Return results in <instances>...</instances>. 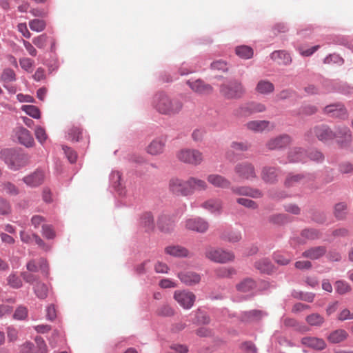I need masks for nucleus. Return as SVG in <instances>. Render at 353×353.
Wrapping results in <instances>:
<instances>
[{
    "label": "nucleus",
    "mask_w": 353,
    "mask_h": 353,
    "mask_svg": "<svg viewBox=\"0 0 353 353\" xmlns=\"http://www.w3.org/2000/svg\"><path fill=\"white\" fill-rule=\"evenodd\" d=\"M154 105L158 112L168 115L179 113L183 108L181 101L171 99L163 93H158L154 96Z\"/></svg>",
    "instance_id": "nucleus-1"
},
{
    "label": "nucleus",
    "mask_w": 353,
    "mask_h": 353,
    "mask_svg": "<svg viewBox=\"0 0 353 353\" xmlns=\"http://www.w3.org/2000/svg\"><path fill=\"white\" fill-rule=\"evenodd\" d=\"M315 138L327 143L335 139V132L327 125H316L305 133V139L307 141H313Z\"/></svg>",
    "instance_id": "nucleus-2"
},
{
    "label": "nucleus",
    "mask_w": 353,
    "mask_h": 353,
    "mask_svg": "<svg viewBox=\"0 0 353 353\" xmlns=\"http://www.w3.org/2000/svg\"><path fill=\"white\" fill-rule=\"evenodd\" d=\"M245 90L242 83L239 81H231L221 85L220 92L226 99H239L245 94Z\"/></svg>",
    "instance_id": "nucleus-3"
},
{
    "label": "nucleus",
    "mask_w": 353,
    "mask_h": 353,
    "mask_svg": "<svg viewBox=\"0 0 353 353\" xmlns=\"http://www.w3.org/2000/svg\"><path fill=\"white\" fill-rule=\"evenodd\" d=\"M205 256L209 260L220 263H225L233 261L234 259V255L232 252L213 247L206 248Z\"/></svg>",
    "instance_id": "nucleus-4"
},
{
    "label": "nucleus",
    "mask_w": 353,
    "mask_h": 353,
    "mask_svg": "<svg viewBox=\"0 0 353 353\" xmlns=\"http://www.w3.org/2000/svg\"><path fill=\"white\" fill-rule=\"evenodd\" d=\"M177 159L185 163L198 165L203 160L202 152L196 149L184 148L176 153Z\"/></svg>",
    "instance_id": "nucleus-5"
},
{
    "label": "nucleus",
    "mask_w": 353,
    "mask_h": 353,
    "mask_svg": "<svg viewBox=\"0 0 353 353\" xmlns=\"http://www.w3.org/2000/svg\"><path fill=\"white\" fill-rule=\"evenodd\" d=\"M168 189L170 192L177 196H186L190 195L188 180L184 181L178 177H172L168 183Z\"/></svg>",
    "instance_id": "nucleus-6"
},
{
    "label": "nucleus",
    "mask_w": 353,
    "mask_h": 353,
    "mask_svg": "<svg viewBox=\"0 0 353 353\" xmlns=\"http://www.w3.org/2000/svg\"><path fill=\"white\" fill-rule=\"evenodd\" d=\"M185 228L198 233H205L209 229V223L201 217H191L184 221Z\"/></svg>",
    "instance_id": "nucleus-7"
},
{
    "label": "nucleus",
    "mask_w": 353,
    "mask_h": 353,
    "mask_svg": "<svg viewBox=\"0 0 353 353\" xmlns=\"http://www.w3.org/2000/svg\"><path fill=\"white\" fill-rule=\"evenodd\" d=\"M173 297L180 306L185 310L190 309L196 301L195 294L187 290H176Z\"/></svg>",
    "instance_id": "nucleus-8"
},
{
    "label": "nucleus",
    "mask_w": 353,
    "mask_h": 353,
    "mask_svg": "<svg viewBox=\"0 0 353 353\" xmlns=\"http://www.w3.org/2000/svg\"><path fill=\"white\" fill-rule=\"evenodd\" d=\"M234 172L243 180H250L256 176L254 165L248 161L237 163L234 167Z\"/></svg>",
    "instance_id": "nucleus-9"
},
{
    "label": "nucleus",
    "mask_w": 353,
    "mask_h": 353,
    "mask_svg": "<svg viewBox=\"0 0 353 353\" xmlns=\"http://www.w3.org/2000/svg\"><path fill=\"white\" fill-rule=\"evenodd\" d=\"M335 138L340 148H348L352 142V134L350 130L346 126H339L336 128Z\"/></svg>",
    "instance_id": "nucleus-10"
},
{
    "label": "nucleus",
    "mask_w": 353,
    "mask_h": 353,
    "mask_svg": "<svg viewBox=\"0 0 353 353\" xmlns=\"http://www.w3.org/2000/svg\"><path fill=\"white\" fill-rule=\"evenodd\" d=\"M291 142V137L288 134H283L269 139L266 143V147L271 150H280L289 145Z\"/></svg>",
    "instance_id": "nucleus-11"
},
{
    "label": "nucleus",
    "mask_w": 353,
    "mask_h": 353,
    "mask_svg": "<svg viewBox=\"0 0 353 353\" xmlns=\"http://www.w3.org/2000/svg\"><path fill=\"white\" fill-rule=\"evenodd\" d=\"M321 236L320 233L315 229H305L301 231L300 237H294L291 239V244L293 246L303 245L307 240H314Z\"/></svg>",
    "instance_id": "nucleus-12"
},
{
    "label": "nucleus",
    "mask_w": 353,
    "mask_h": 353,
    "mask_svg": "<svg viewBox=\"0 0 353 353\" xmlns=\"http://www.w3.org/2000/svg\"><path fill=\"white\" fill-rule=\"evenodd\" d=\"M28 161L29 158L27 154H12L6 162L11 170H17L26 165Z\"/></svg>",
    "instance_id": "nucleus-13"
},
{
    "label": "nucleus",
    "mask_w": 353,
    "mask_h": 353,
    "mask_svg": "<svg viewBox=\"0 0 353 353\" xmlns=\"http://www.w3.org/2000/svg\"><path fill=\"white\" fill-rule=\"evenodd\" d=\"M323 112L330 117L345 119L347 118V112L343 105L340 103L331 104L325 107Z\"/></svg>",
    "instance_id": "nucleus-14"
},
{
    "label": "nucleus",
    "mask_w": 353,
    "mask_h": 353,
    "mask_svg": "<svg viewBox=\"0 0 353 353\" xmlns=\"http://www.w3.org/2000/svg\"><path fill=\"white\" fill-rule=\"evenodd\" d=\"M166 140L163 137L154 139L146 147L145 151L148 154L157 156L162 154L165 147Z\"/></svg>",
    "instance_id": "nucleus-15"
},
{
    "label": "nucleus",
    "mask_w": 353,
    "mask_h": 353,
    "mask_svg": "<svg viewBox=\"0 0 353 353\" xmlns=\"http://www.w3.org/2000/svg\"><path fill=\"white\" fill-rule=\"evenodd\" d=\"M15 134L22 145L26 147H32L34 144V139L29 130L23 128L18 127L15 130Z\"/></svg>",
    "instance_id": "nucleus-16"
},
{
    "label": "nucleus",
    "mask_w": 353,
    "mask_h": 353,
    "mask_svg": "<svg viewBox=\"0 0 353 353\" xmlns=\"http://www.w3.org/2000/svg\"><path fill=\"white\" fill-rule=\"evenodd\" d=\"M178 276L181 281L186 285H194L201 281V275L192 271H185L179 273Z\"/></svg>",
    "instance_id": "nucleus-17"
},
{
    "label": "nucleus",
    "mask_w": 353,
    "mask_h": 353,
    "mask_svg": "<svg viewBox=\"0 0 353 353\" xmlns=\"http://www.w3.org/2000/svg\"><path fill=\"white\" fill-rule=\"evenodd\" d=\"M44 178V172L42 170H37L33 173L25 176L23 180L28 185L36 187L43 182Z\"/></svg>",
    "instance_id": "nucleus-18"
},
{
    "label": "nucleus",
    "mask_w": 353,
    "mask_h": 353,
    "mask_svg": "<svg viewBox=\"0 0 353 353\" xmlns=\"http://www.w3.org/2000/svg\"><path fill=\"white\" fill-rule=\"evenodd\" d=\"M187 83L192 91L200 94H210L212 91V87L210 85L205 83L200 79L194 81H188Z\"/></svg>",
    "instance_id": "nucleus-19"
},
{
    "label": "nucleus",
    "mask_w": 353,
    "mask_h": 353,
    "mask_svg": "<svg viewBox=\"0 0 353 353\" xmlns=\"http://www.w3.org/2000/svg\"><path fill=\"white\" fill-rule=\"evenodd\" d=\"M301 343L306 347L317 350H322L326 347V343L323 339L314 336L302 338Z\"/></svg>",
    "instance_id": "nucleus-20"
},
{
    "label": "nucleus",
    "mask_w": 353,
    "mask_h": 353,
    "mask_svg": "<svg viewBox=\"0 0 353 353\" xmlns=\"http://www.w3.org/2000/svg\"><path fill=\"white\" fill-rule=\"evenodd\" d=\"M231 190L234 194L238 195L248 196L252 198H260L262 196V193L259 190L248 186L232 187Z\"/></svg>",
    "instance_id": "nucleus-21"
},
{
    "label": "nucleus",
    "mask_w": 353,
    "mask_h": 353,
    "mask_svg": "<svg viewBox=\"0 0 353 353\" xmlns=\"http://www.w3.org/2000/svg\"><path fill=\"white\" fill-rule=\"evenodd\" d=\"M207 180L215 188H228L231 185V183L228 179L217 174H209L207 176Z\"/></svg>",
    "instance_id": "nucleus-22"
},
{
    "label": "nucleus",
    "mask_w": 353,
    "mask_h": 353,
    "mask_svg": "<svg viewBox=\"0 0 353 353\" xmlns=\"http://www.w3.org/2000/svg\"><path fill=\"white\" fill-rule=\"evenodd\" d=\"M201 206L211 213L219 214L222 211L223 202L219 199H210L203 202Z\"/></svg>",
    "instance_id": "nucleus-23"
},
{
    "label": "nucleus",
    "mask_w": 353,
    "mask_h": 353,
    "mask_svg": "<svg viewBox=\"0 0 353 353\" xmlns=\"http://www.w3.org/2000/svg\"><path fill=\"white\" fill-rule=\"evenodd\" d=\"M188 185L190 188V195L192 194L195 191H205L208 189L207 183L202 179L196 177L190 176L188 179Z\"/></svg>",
    "instance_id": "nucleus-24"
},
{
    "label": "nucleus",
    "mask_w": 353,
    "mask_h": 353,
    "mask_svg": "<svg viewBox=\"0 0 353 353\" xmlns=\"http://www.w3.org/2000/svg\"><path fill=\"white\" fill-rule=\"evenodd\" d=\"M326 252L325 246L312 247L303 252L302 256L312 260H316L323 256Z\"/></svg>",
    "instance_id": "nucleus-25"
},
{
    "label": "nucleus",
    "mask_w": 353,
    "mask_h": 353,
    "mask_svg": "<svg viewBox=\"0 0 353 353\" xmlns=\"http://www.w3.org/2000/svg\"><path fill=\"white\" fill-rule=\"evenodd\" d=\"M166 254L174 257H189L191 256L189 250L181 245H170L165 248Z\"/></svg>",
    "instance_id": "nucleus-26"
},
{
    "label": "nucleus",
    "mask_w": 353,
    "mask_h": 353,
    "mask_svg": "<svg viewBox=\"0 0 353 353\" xmlns=\"http://www.w3.org/2000/svg\"><path fill=\"white\" fill-rule=\"evenodd\" d=\"M270 125V121L265 120L250 121L245 124L248 130L255 132H261L265 130H269Z\"/></svg>",
    "instance_id": "nucleus-27"
},
{
    "label": "nucleus",
    "mask_w": 353,
    "mask_h": 353,
    "mask_svg": "<svg viewBox=\"0 0 353 353\" xmlns=\"http://www.w3.org/2000/svg\"><path fill=\"white\" fill-rule=\"evenodd\" d=\"M307 158V156L305 150L301 148H294L288 154L290 162H305Z\"/></svg>",
    "instance_id": "nucleus-28"
},
{
    "label": "nucleus",
    "mask_w": 353,
    "mask_h": 353,
    "mask_svg": "<svg viewBox=\"0 0 353 353\" xmlns=\"http://www.w3.org/2000/svg\"><path fill=\"white\" fill-rule=\"evenodd\" d=\"M278 171L273 167H265L261 173L262 179L270 183H273L277 180Z\"/></svg>",
    "instance_id": "nucleus-29"
},
{
    "label": "nucleus",
    "mask_w": 353,
    "mask_h": 353,
    "mask_svg": "<svg viewBox=\"0 0 353 353\" xmlns=\"http://www.w3.org/2000/svg\"><path fill=\"white\" fill-rule=\"evenodd\" d=\"M255 90L259 94H269L274 92V85L268 80H261L257 83Z\"/></svg>",
    "instance_id": "nucleus-30"
},
{
    "label": "nucleus",
    "mask_w": 353,
    "mask_h": 353,
    "mask_svg": "<svg viewBox=\"0 0 353 353\" xmlns=\"http://www.w3.org/2000/svg\"><path fill=\"white\" fill-rule=\"evenodd\" d=\"M271 59L279 64L287 65L292 61L288 53L283 50L274 51L271 54Z\"/></svg>",
    "instance_id": "nucleus-31"
},
{
    "label": "nucleus",
    "mask_w": 353,
    "mask_h": 353,
    "mask_svg": "<svg viewBox=\"0 0 353 353\" xmlns=\"http://www.w3.org/2000/svg\"><path fill=\"white\" fill-rule=\"evenodd\" d=\"M348 334L344 330H336L330 334L327 340L332 343H339L347 339Z\"/></svg>",
    "instance_id": "nucleus-32"
},
{
    "label": "nucleus",
    "mask_w": 353,
    "mask_h": 353,
    "mask_svg": "<svg viewBox=\"0 0 353 353\" xmlns=\"http://www.w3.org/2000/svg\"><path fill=\"white\" fill-rule=\"evenodd\" d=\"M155 314L158 316L171 317L175 314V310L170 305L163 303L158 307Z\"/></svg>",
    "instance_id": "nucleus-33"
},
{
    "label": "nucleus",
    "mask_w": 353,
    "mask_h": 353,
    "mask_svg": "<svg viewBox=\"0 0 353 353\" xmlns=\"http://www.w3.org/2000/svg\"><path fill=\"white\" fill-rule=\"evenodd\" d=\"M221 239L230 243H236L241 239V234L239 232L227 230L222 232Z\"/></svg>",
    "instance_id": "nucleus-34"
},
{
    "label": "nucleus",
    "mask_w": 353,
    "mask_h": 353,
    "mask_svg": "<svg viewBox=\"0 0 353 353\" xmlns=\"http://www.w3.org/2000/svg\"><path fill=\"white\" fill-rule=\"evenodd\" d=\"M140 224L146 231L152 230L154 227V218L150 212L143 213L140 219Z\"/></svg>",
    "instance_id": "nucleus-35"
},
{
    "label": "nucleus",
    "mask_w": 353,
    "mask_h": 353,
    "mask_svg": "<svg viewBox=\"0 0 353 353\" xmlns=\"http://www.w3.org/2000/svg\"><path fill=\"white\" fill-rule=\"evenodd\" d=\"M255 268L261 272L270 274L273 271V265L268 259H261L255 263Z\"/></svg>",
    "instance_id": "nucleus-36"
},
{
    "label": "nucleus",
    "mask_w": 353,
    "mask_h": 353,
    "mask_svg": "<svg viewBox=\"0 0 353 353\" xmlns=\"http://www.w3.org/2000/svg\"><path fill=\"white\" fill-rule=\"evenodd\" d=\"M235 52L240 58L245 59L252 58L254 54L252 48L248 46H240L236 47Z\"/></svg>",
    "instance_id": "nucleus-37"
},
{
    "label": "nucleus",
    "mask_w": 353,
    "mask_h": 353,
    "mask_svg": "<svg viewBox=\"0 0 353 353\" xmlns=\"http://www.w3.org/2000/svg\"><path fill=\"white\" fill-rule=\"evenodd\" d=\"M236 288L239 292H248L256 288V283L251 279H246L237 285Z\"/></svg>",
    "instance_id": "nucleus-38"
},
{
    "label": "nucleus",
    "mask_w": 353,
    "mask_h": 353,
    "mask_svg": "<svg viewBox=\"0 0 353 353\" xmlns=\"http://www.w3.org/2000/svg\"><path fill=\"white\" fill-rule=\"evenodd\" d=\"M158 225L159 229L165 233H170L172 232L174 228V222L165 217L160 219Z\"/></svg>",
    "instance_id": "nucleus-39"
},
{
    "label": "nucleus",
    "mask_w": 353,
    "mask_h": 353,
    "mask_svg": "<svg viewBox=\"0 0 353 353\" xmlns=\"http://www.w3.org/2000/svg\"><path fill=\"white\" fill-rule=\"evenodd\" d=\"M252 114L253 113L250 103L243 105L234 110V115L238 118L247 117Z\"/></svg>",
    "instance_id": "nucleus-40"
},
{
    "label": "nucleus",
    "mask_w": 353,
    "mask_h": 353,
    "mask_svg": "<svg viewBox=\"0 0 353 353\" xmlns=\"http://www.w3.org/2000/svg\"><path fill=\"white\" fill-rule=\"evenodd\" d=\"M305 321L311 326H321L324 323V318L319 314L313 313L308 315Z\"/></svg>",
    "instance_id": "nucleus-41"
},
{
    "label": "nucleus",
    "mask_w": 353,
    "mask_h": 353,
    "mask_svg": "<svg viewBox=\"0 0 353 353\" xmlns=\"http://www.w3.org/2000/svg\"><path fill=\"white\" fill-rule=\"evenodd\" d=\"M21 110L34 119H39L41 117V112L35 105H23L21 106Z\"/></svg>",
    "instance_id": "nucleus-42"
},
{
    "label": "nucleus",
    "mask_w": 353,
    "mask_h": 353,
    "mask_svg": "<svg viewBox=\"0 0 353 353\" xmlns=\"http://www.w3.org/2000/svg\"><path fill=\"white\" fill-rule=\"evenodd\" d=\"M34 292L38 298L44 299L48 296V288L46 284L38 282L34 286Z\"/></svg>",
    "instance_id": "nucleus-43"
},
{
    "label": "nucleus",
    "mask_w": 353,
    "mask_h": 353,
    "mask_svg": "<svg viewBox=\"0 0 353 353\" xmlns=\"http://www.w3.org/2000/svg\"><path fill=\"white\" fill-rule=\"evenodd\" d=\"M29 26L32 31L41 32L46 28V23L43 19H32L29 21Z\"/></svg>",
    "instance_id": "nucleus-44"
},
{
    "label": "nucleus",
    "mask_w": 353,
    "mask_h": 353,
    "mask_svg": "<svg viewBox=\"0 0 353 353\" xmlns=\"http://www.w3.org/2000/svg\"><path fill=\"white\" fill-rule=\"evenodd\" d=\"M8 284L13 288H19L22 286L21 279L15 274H11L7 279Z\"/></svg>",
    "instance_id": "nucleus-45"
},
{
    "label": "nucleus",
    "mask_w": 353,
    "mask_h": 353,
    "mask_svg": "<svg viewBox=\"0 0 353 353\" xmlns=\"http://www.w3.org/2000/svg\"><path fill=\"white\" fill-rule=\"evenodd\" d=\"M347 205L344 203H339L335 205L334 214L337 219H342L345 216Z\"/></svg>",
    "instance_id": "nucleus-46"
},
{
    "label": "nucleus",
    "mask_w": 353,
    "mask_h": 353,
    "mask_svg": "<svg viewBox=\"0 0 353 353\" xmlns=\"http://www.w3.org/2000/svg\"><path fill=\"white\" fill-rule=\"evenodd\" d=\"M250 148V144L248 142H237L233 141L230 145V148L232 151H240L244 152L249 150Z\"/></svg>",
    "instance_id": "nucleus-47"
},
{
    "label": "nucleus",
    "mask_w": 353,
    "mask_h": 353,
    "mask_svg": "<svg viewBox=\"0 0 353 353\" xmlns=\"http://www.w3.org/2000/svg\"><path fill=\"white\" fill-rule=\"evenodd\" d=\"M34 134L36 139L41 144H43L48 138L46 130L41 126L36 127L34 130Z\"/></svg>",
    "instance_id": "nucleus-48"
},
{
    "label": "nucleus",
    "mask_w": 353,
    "mask_h": 353,
    "mask_svg": "<svg viewBox=\"0 0 353 353\" xmlns=\"http://www.w3.org/2000/svg\"><path fill=\"white\" fill-rule=\"evenodd\" d=\"M335 288L336 292L340 294H346L351 290L350 285L344 281H339L336 282Z\"/></svg>",
    "instance_id": "nucleus-49"
},
{
    "label": "nucleus",
    "mask_w": 353,
    "mask_h": 353,
    "mask_svg": "<svg viewBox=\"0 0 353 353\" xmlns=\"http://www.w3.org/2000/svg\"><path fill=\"white\" fill-rule=\"evenodd\" d=\"M236 202L239 204L252 210L257 209L259 206L256 202L245 198H239L236 199Z\"/></svg>",
    "instance_id": "nucleus-50"
},
{
    "label": "nucleus",
    "mask_w": 353,
    "mask_h": 353,
    "mask_svg": "<svg viewBox=\"0 0 353 353\" xmlns=\"http://www.w3.org/2000/svg\"><path fill=\"white\" fill-rule=\"evenodd\" d=\"M19 64L23 70L28 72H32V67L34 64L33 60L30 58L23 57L19 59Z\"/></svg>",
    "instance_id": "nucleus-51"
},
{
    "label": "nucleus",
    "mask_w": 353,
    "mask_h": 353,
    "mask_svg": "<svg viewBox=\"0 0 353 353\" xmlns=\"http://www.w3.org/2000/svg\"><path fill=\"white\" fill-rule=\"evenodd\" d=\"M234 273V270L232 268L221 267L217 268L215 270V274L218 277L224 278L229 277Z\"/></svg>",
    "instance_id": "nucleus-52"
},
{
    "label": "nucleus",
    "mask_w": 353,
    "mask_h": 353,
    "mask_svg": "<svg viewBox=\"0 0 353 353\" xmlns=\"http://www.w3.org/2000/svg\"><path fill=\"white\" fill-rule=\"evenodd\" d=\"M82 134L81 130L78 127H72L68 132V139L79 141Z\"/></svg>",
    "instance_id": "nucleus-53"
},
{
    "label": "nucleus",
    "mask_w": 353,
    "mask_h": 353,
    "mask_svg": "<svg viewBox=\"0 0 353 353\" xmlns=\"http://www.w3.org/2000/svg\"><path fill=\"white\" fill-rule=\"evenodd\" d=\"M48 37L46 34H41L32 39V43L39 48H43L46 46Z\"/></svg>",
    "instance_id": "nucleus-54"
},
{
    "label": "nucleus",
    "mask_w": 353,
    "mask_h": 353,
    "mask_svg": "<svg viewBox=\"0 0 353 353\" xmlns=\"http://www.w3.org/2000/svg\"><path fill=\"white\" fill-rule=\"evenodd\" d=\"M11 212V206L8 201L0 197V214L7 215Z\"/></svg>",
    "instance_id": "nucleus-55"
},
{
    "label": "nucleus",
    "mask_w": 353,
    "mask_h": 353,
    "mask_svg": "<svg viewBox=\"0 0 353 353\" xmlns=\"http://www.w3.org/2000/svg\"><path fill=\"white\" fill-rule=\"evenodd\" d=\"M268 220L273 224H283L287 221V217L285 214H278L269 216Z\"/></svg>",
    "instance_id": "nucleus-56"
},
{
    "label": "nucleus",
    "mask_w": 353,
    "mask_h": 353,
    "mask_svg": "<svg viewBox=\"0 0 353 353\" xmlns=\"http://www.w3.org/2000/svg\"><path fill=\"white\" fill-rule=\"evenodd\" d=\"M1 79L6 82H10L15 80V73L12 69H6L1 74Z\"/></svg>",
    "instance_id": "nucleus-57"
},
{
    "label": "nucleus",
    "mask_w": 353,
    "mask_h": 353,
    "mask_svg": "<svg viewBox=\"0 0 353 353\" xmlns=\"http://www.w3.org/2000/svg\"><path fill=\"white\" fill-rule=\"evenodd\" d=\"M27 315H28L27 308L23 306H19L16 310V311L13 315V317H14V319H17V320H22V319H26Z\"/></svg>",
    "instance_id": "nucleus-58"
},
{
    "label": "nucleus",
    "mask_w": 353,
    "mask_h": 353,
    "mask_svg": "<svg viewBox=\"0 0 353 353\" xmlns=\"http://www.w3.org/2000/svg\"><path fill=\"white\" fill-rule=\"evenodd\" d=\"M303 179L300 174L289 175L285 181V185L288 187L293 186Z\"/></svg>",
    "instance_id": "nucleus-59"
},
{
    "label": "nucleus",
    "mask_w": 353,
    "mask_h": 353,
    "mask_svg": "<svg viewBox=\"0 0 353 353\" xmlns=\"http://www.w3.org/2000/svg\"><path fill=\"white\" fill-rule=\"evenodd\" d=\"M42 234L44 237L52 239L55 236V232L52 228L49 225H42Z\"/></svg>",
    "instance_id": "nucleus-60"
},
{
    "label": "nucleus",
    "mask_w": 353,
    "mask_h": 353,
    "mask_svg": "<svg viewBox=\"0 0 353 353\" xmlns=\"http://www.w3.org/2000/svg\"><path fill=\"white\" fill-rule=\"evenodd\" d=\"M19 353H37V351L32 343L26 342L21 346Z\"/></svg>",
    "instance_id": "nucleus-61"
},
{
    "label": "nucleus",
    "mask_w": 353,
    "mask_h": 353,
    "mask_svg": "<svg viewBox=\"0 0 353 353\" xmlns=\"http://www.w3.org/2000/svg\"><path fill=\"white\" fill-rule=\"evenodd\" d=\"M63 150L70 163H74L77 160V155L76 152L67 146H63Z\"/></svg>",
    "instance_id": "nucleus-62"
},
{
    "label": "nucleus",
    "mask_w": 353,
    "mask_h": 353,
    "mask_svg": "<svg viewBox=\"0 0 353 353\" xmlns=\"http://www.w3.org/2000/svg\"><path fill=\"white\" fill-rule=\"evenodd\" d=\"M339 171L343 174L353 172V164L350 162H343L339 165Z\"/></svg>",
    "instance_id": "nucleus-63"
},
{
    "label": "nucleus",
    "mask_w": 353,
    "mask_h": 353,
    "mask_svg": "<svg viewBox=\"0 0 353 353\" xmlns=\"http://www.w3.org/2000/svg\"><path fill=\"white\" fill-rule=\"evenodd\" d=\"M308 157L311 160H312L314 161H316V162H321L324 159L323 154L320 151H318V150L311 151L310 152V154H308Z\"/></svg>",
    "instance_id": "nucleus-64"
}]
</instances>
